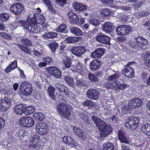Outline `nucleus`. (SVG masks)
I'll return each instance as SVG.
<instances>
[{
	"mask_svg": "<svg viewBox=\"0 0 150 150\" xmlns=\"http://www.w3.org/2000/svg\"><path fill=\"white\" fill-rule=\"evenodd\" d=\"M91 119L100 132V137H106L110 133L112 129L110 125H107L104 121L95 116H92Z\"/></svg>",
	"mask_w": 150,
	"mask_h": 150,
	"instance_id": "nucleus-1",
	"label": "nucleus"
},
{
	"mask_svg": "<svg viewBox=\"0 0 150 150\" xmlns=\"http://www.w3.org/2000/svg\"><path fill=\"white\" fill-rule=\"evenodd\" d=\"M18 23L21 24L26 29L33 33L36 34L40 31H42L41 30V29L40 28V26L35 24V23L34 22L30 23L29 21H19Z\"/></svg>",
	"mask_w": 150,
	"mask_h": 150,
	"instance_id": "nucleus-2",
	"label": "nucleus"
},
{
	"mask_svg": "<svg viewBox=\"0 0 150 150\" xmlns=\"http://www.w3.org/2000/svg\"><path fill=\"white\" fill-rule=\"evenodd\" d=\"M57 110L61 117L68 118L71 115L70 109L64 103H60L57 106Z\"/></svg>",
	"mask_w": 150,
	"mask_h": 150,
	"instance_id": "nucleus-3",
	"label": "nucleus"
},
{
	"mask_svg": "<svg viewBox=\"0 0 150 150\" xmlns=\"http://www.w3.org/2000/svg\"><path fill=\"white\" fill-rule=\"evenodd\" d=\"M139 120V118L136 117H130L127 120L125 125L129 129L134 130L138 127Z\"/></svg>",
	"mask_w": 150,
	"mask_h": 150,
	"instance_id": "nucleus-4",
	"label": "nucleus"
},
{
	"mask_svg": "<svg viewBox=\"0 0 150 150\" xmlns=\"http://www.w3.org/2000/svg\"><path fill=\"white\" fill-rule=\"evenodd\" d=\"M19 88L22 94L26 96L30 95L32 92V87L31 84L27 82H22Z\"/></svg>",
	"mask_w": 150,
	"mask_h": 150,
	"instance_id": "nucleus-5",
	"label": "nucleus"
},
{
	"mask_svg": "<svg viewBox=\"0 0 150 150\" xmlns=\"http://www.w3.org/2000/svg\"><path fill=\"white\" fill-rule=\"evenodd\" d=\"M18 124L21 126L29 127L34 125V122L30 117H22L19 119Z\"/></svg>",
	"mask_w": 150,
	"mask_h": 150,
	"instance_id": "nucleus-6",
	"label": "nucleus"
},
{
	"mask_svg": "<svg viewBox=\"0 0 150 150\" xmlns=\"http://www.w3.org/2000/svg\"><path fill=\"white\" fill-rule=\"evenodd\" d=\"M10 10L12 13L19 15L24 11V7L21 3H15L11 6Z\"/></svg>",
	"mask_w": 150,
	"mask_h": 150,
	"instance_id": "nucleus-7",
	"label": "nucleus"
},
{
	"mask_svg": "<svg viewBox=\"0 0 150 150\" xmlns=\"http://www.w3.org/2000/svg\"><path fill=\"white\" fill-rule=\"evenodd\" d=\"M37 132L39 134H46L48 132V127L46 124L40 122L37 124L36 126Z\"/></svg>",
	"mask_w": 150,
	"mask_h": 150,
	"instance_id": "nucleus-8",
	"label": "nucleus"
},
{
	"mask_svg": "<svg viewBox=\"0 0 150 150\" xmlns=\"http://www.w3.org/2000/svg\"><path fill=\"white\" fill-rule=\"evenodd\" d=\"M131 29L127 25H120L116 29V31L118 35H125L131 31Z\"/></svg>",
	"mask_w": 150,
	"mask_h": 150,
	"instance_id": "nucleus-9",
	"label": "nucleus"
},
{
	"mask_svg": "<svg viewBox=\"0 0 150 150\" xmlns=\"http://www.w3.org/2000/svg\"><path fill=\"white\" fill-rule=\"evenodd\" d=\"M142 104V100L137 97L132 98L128 101V107L131 108H138Z\"/></svg>",
	"mask_w": 150,
	"mask_h": 150,
	"instance_id": "nucleus-10",
	"label": "nucleus"
},
{
	"mask_svg": "<svg viewBox=\"0 0 150 150\" xmlns=\"http://www.w3.org/2000/svg\"><path fill=\"white\" fill-rule=\"evenodd\" d=\"M47 70L48 73L54 77L59 78L61 76L60 71L56 67H48L47 68Z\"/></svg>",
	"mask_w": 150,
	"mask_h": 150,
	"instance_id": "nucleus-11",
	"label": "nucleus"
},
{
	"mask_svg": "<svg viewBox=\"0 0 150 150\" xmlns=\"http://www.w3.org/2000/svg\"><path fill=\"white\" fill-rule=\"evenodd\" d=\"M11 99L7 97H5L4 99L1 100L0 108L3 111H6L11 105Z\"/></svg>",
	"mask_w": 150,
	"mask_h": 150,
	"instance_id": "nucleus-12",
	"label": "nucleus"
},
{
	"mask_svg": "<svg viewBox=\"0 0 150 150\" xmlns=\"http://www.w3.org/2000/svg\"><path fill=\"white\" fill-rule=\"evenodd\" d=\"M36 19H35V23L41 25L42 28L46 30L48 26L47 24L45 22V19L43 16L39 13L36 14Z\"/></svg>",
	"mask_w": 150,
	"mask_h": 150,
	"instance_id": "nucleus-13",
	"label": "nucleus"
},
{
	"mask_svg": "<svg viewBox=\"0 0 150 150\" xmlns=\"http://www.w3.org/2000/svg\"><path fill=\"white\" fill-rule=\"evenodd\" d=\"M87 97L92 100H96L99 97V92L96 90L94 89H90L87 91Z\"/></svg>",
	"mask_w": 150,
	"mask_h": 150,
	"instance_id": "nucleus-14",
	"label": "nucleus"
},
{
	"mask_svg": "<svg viewBox=\"0 0 150 150\" xmlns=\"http://www.w3.org/2000/svg\"><path fill=\"white\" fill-rule=\"evenodd\" d=\"M71 50L74 54L80 56L85 52L86 50L84 46H77L72 47Z\"/></svg>",
	"mask_w": 150,
	"mask_h": 150,
	"instance_id": "nucleus-15",
	"label": "nucleus"
},
{
	"mask_svg": "<svg viewBox=\"0 0 150 150\" xmlns=\"http://www.w3.org/2000/svg\"><path fill=\"white\" fill-rule=\"evenodd\" d=\"M135 39L138 47L142 49H144L146 47L148 42L145 38L142 36H139Z\"/></svg>",
	"mask_w": 150,
	"mask_h": 150,
	"instance_id": "nucleus-16",
	"label": "nucleus"
},
{
	"mask_svg": "<svg viewBox=\"0 0 150 150\" xmlns=\"http://www.w3.org/2000/svg\"><path fill=\"white\" fill-rule=\"evenodd\" d=\"M96 39L97 41L102 44L109 45L110 43V38L106 35L99 34L96 37Z\"/></svg>",
	"mask_w": 150,
	"mask_h": 150,
	"instance_id": "nucleus-17",
	"label": "nucleus"
},
{
	"mask_svg": "<svg viewBox=\"0 0 150 150\" xmlns=\"http://www.w3.org/2000/svg\"><path fill=\"white\" fill-rule=\"evenodd\" d=\"M122 73L125 76L129 78L133 76L134 74V69L131 67H125Z\"/></svg>",
	"mask_w": 150,
	"mask_h": 150,
	"instance_id": "nucleus-18",
	"label": "nucleus"
},
{
	"mask_svg": "<svg viewBox=\"0 0 150 150\" xmlns=\"http://www.w3.org/2000/svg\"><path fill=\"white\" fill-rule=\"evenodd\" d=\"M104 52V50L102 48H99L96 49L91 54V57L93 58H98L101 57Z\"/></svg>",
	"mask_w": 150,
	"mask_h": 150,
	"instance_id": "nucleus-19",
	"label": "nucleus"
},
{
	"mask_svg": "<svg viewBox=\"0 0 150 150\" xmlns=\"http://www.w3.org/2000/svg\"><path fill=\"white\" fill-rule=\"evenodd\" d=\"M119 139L121 143L126 144L129 143L128 139L126 136L125 133L122 131H119L118 132Z\"/></svg>",
	"mask_w": 150,
	"mask_h": 150,
	"instance_id": "nucleus-20",
	"label": "nucleus"
},
{
	"mask_svg": "<svg viewBox=\"0 0 150 150\" xmlns=\"http://www.w3.org/2000/svg\"><path fill=\"white\" fill-rule=\"evenodd\" d=\"M73 130L75 133L76 135L78 136L80 139L84 140L86 139V136L82 131L79 128L77 127H75L73 128Z\"/></svg>",
	"mask_w": 150,
	"mask_h": 150,
	"instance_id": "nucleus-21",
	"label": "nucleus"
},
{
	"mask_svg": "<svg viewBox=\"0 0 150 150\" xmlns=\"http://www.w3.org/2000/svg\"><path fill=\"white\" fill-rule=\"evenodd\" d=\"M25 106L23 104H20L15 106L14 111L18 115H21L24 112Z\"/></svg>",
	"mask_w": 150,
	"mask_h": 150,
	"instance_id": "nucleus-22",
	"label": "nucleus"
},
{
	"mask_svg": "<svg viewBox=\"0 0 150 150\" xmlns=\"http://www.w3.org/2000/svg\"><path fill=\"white\" fill-rule=\"evenodd\" d=\"M30 140V145L31 144V147H35L37 143L40 142V136L37 135H34L31 138Z\"/></svg>",
	"mask_w": 150,
	"mask_h": 150,
	"instance_id": "nucleus-23",
	"label": "nucleus"
},
{
	"mask_svg": "<svg viewBox=\"0 0 150 150\" xmlns=\"http://www.w3.org/2000/svg\"><path fill=\"white\" fill-rule=\"evenodd\" d=\"M115 72V74L108 77V81H111L115 83L117 85V83L118 81H117V79L120 77V74L117 71H113Z\"/></svg>",
	"mask_w": 150,
	"mask_h": 150,
	"instance_id": "nucleus-24",
	"label": "nucleus"
},
{
	"mask_svg": "<svg viewBox=\"0 0 150 150\" xmlns=\"http://www.w3.org/2000/svg\"><path fill=\"white\" fill-rule=\"evenodd\" d=\"M68 15L71 22L73 24H76L78 19L77 15L72 12H69Z\"/></svg>",
	"mask_w": 150,
	"mask_h": 150,
	"instance_id": "nucleus-25",
	"label": "nucleus"
},
{
	"mask_svg": "<svg viewBox=\"0 0 150 150\" xmlns=\"http://www.w3.org/2000/svg\"><path fill=\"white\" fill-rule=\"evenodd\" d=\"M112 24L110 22L105 23L102 27L103 30L106 33L111 32L112 30Z\"/></svg>",
	"mask_w": 150,
	"mask_h": 150,
	"instance_id": "nucleus-26",
	"label": "nucleus"
},
{
	"mask_svg": "<svg viewBox=\"0 0 150 150\" xmlns=\"http://www.w3.org/2000/svg\"><path fill=\"white\" fill-rule=\"evenodd\" d=\"M101 64V63L99 61L96 60H93L90 63V69L93 70L98 69Z\"/></svg>",
	"mask_w": 150,
	"mask_h": 150,
	"instance_id": "nucleus-27",
	"label": "nucleus"
},
{
	"mask_svg": "<svg viewBox=\"0 0 150 150\" xmlns=\"http://www.w3.org/2000/svg\"><path fill=\"white\" fill-rule=\"evenodd\" d=\"M57 36V33L51 32H46L42 35V37L47 39H53L56 37Z\"/></svg>",
	"mask_w": 150,
	"mask_h": 150,
	"instance_id": "nucleus-28",
	"label": "nucleus"
},
{
	"mask_svg": "<svg viewBox=\"0 0 150 150\" xmlns=\"http://www.w3.org/2000/svg\"><path fill=\"white\" fill-rule=\"evenodd\" d=\"M62 141L65 143L72 146L75 143L74 139L69 136H64L62 138Z\"/></svg>",
	"mask_w": 150,
	"mask_h": 150,
	"instance_id": "nucleus-29",
	"label": "nucleus"
},
{
	"mask_svg": "<svg viewBox=\"0 0 150 150\" xmlns=\"http://www.w3.org/2000/svg\"><path fill=\"white\" fill-rule=\"evenodd\" d=\"M73 7L75 10L79 11H83L86 8L85 6L76 2L74 3Z\"/></svg>",
	"mask_w": 150,
	"mask_h": 150,
	"instance_id": "nucleus-30",
	"label": "nucleus"
},
{
	"mask_svg": "<svg viewBox=\"0 0 150 150\" xmlns=\"http://www.w3.org/2000/svg\"><path fill=\"white\" fill-rule=\"evenodd\" d=\"M17 67V62L16 60H15L7 67L5 70V71L6 73H9L12 70H14Z\"/></svg>",
	"mask_w": 150,
	"mask_h": 150,
	"instance_id": "nucleus-31",
	"label": "nucleus"
},
{
	"mask_svg": "<svg viewBox=\"0 0 150 150\" xmlns=\"http://www.w3.org/2000/svg\"><path fill=\"white\" fill-rule=\"evenodd\" d=\"M70 31L71 33L77 36H81L83 35L82 31L76 27L71 28L70 29Z\"/></svg>",
	"mask_w": 150,
	"mask_h": 150,
	"instance_id": "nucleus-32",
	"label": "nucleus"
},
{
	"mask_svg": "<svg viewBox=\"0 0 150 150\" xmlns=\"http://www.w3.org/2000/svg\"><path fill=\"white\" fill-rule=\"evenodd\" d=\"M114 148V144L112 143L108 142L103 144V150H113Z\"/></svg>",
	"mask_w": 150,
	"mask_h": 150,
	"instance_id": "nucleus-33",
	"label": "nucleus"
},
{
	"mask_svg": "<svg viewBox=\"0 0 150 150\" xmlns=\"http://www.w3.org/2000/svg\"><path fill=\"white\" fill-rule=\"evenodd\" d=\"M142 130L146 135L150 136V124H146L144 125L142 127Z\"/></svg>",
	"mask_w": 150,
	"mask_h": 150,
	"instance_id": "nucleus-34",
	"label": "nucleus"
},
{
	"mask_svg": "<svg viewBox=\"0 0 150 150\" xmlns=\"http://www.w3.org/2000/svg\"><path fill=\"white\" fill-rule=\"evenodd\" d=\"M57 31L62 33H65L67 32V29L66 25L65 24H62L60 25L57 29Z\"/></svg>",
	"mask_w": 150,
	"mask_h": 150,
	"instance_id": "nucleus-35",
	"label": "nucleus"
},
{
	"mask_svg": "<svg viewBox=\"0 0 150 150\" xmlns=\"http://www.w3.org/2000/svg\"><path fill=\"white\" fill-rule=\"evenodd\" d=\"M44 3L48 8V9L50 11L54 12L55 10L53 7V6L52 4L51 3L49 0H42Z\"/></svg>",
	"mask_w": 150,
	"mask_h": 150,
	"instance_id": "nucleus-36",
	"label": "nucleus"
},
{
	"mask_svg": "<svg viewBox=\"0 0 150 150\" xmlns=\"http://www.w3.org/2000/svg\"><path fill=\"white\" fill-rule=\"evenodd\" d=\"M47 90L50 97L52 99H54L55 98L54 94L55 90L54 88L52 86H50L48 88Z\"/></svg>",
	"mask_w": 150,
	"mask_h": 150,
	"instance_id": "nucleus-37",
	"label": "nucleus"
},
{
	"mask_svg": "<svg viewBox=\"0 0 150 150\" xmlns=\"http://www.w3.org/2000/svg\"><path fill=\"white\" fill-rule=\"evenodd\" d=\"M35 110V108L33 106H30L25 108V114L27 115L31 114L33 113Z\"/></svg>",
	"mask_w": 150,
	"mask_h": 150,
	"instance_id": "nucleus-38",
	"label": "nucleus"
},
{
	"mask_svg": "<svg viewBox=\"0 0 150 150\" xmlns=\"http://www.w3.org/2000/svg\"><path fill=\"white\" fill-rule=\"evenodd\" d=\"M44 116L41 113H35L33 114L34 118L36 120L42 121L44 118Z\"/></svg>",
	"mask_w": 150,
	"mask_h": 150,
	"instance_id": "nucleus-39",
	"label": "nucleus"
},
{
	"mask_svg": "<svg viewBox=\"0 0 150 150\" xmlns=\"http://www.w3.org/2000/svg\"><path fill=\"white\" fill-rule=\"evenodd\" d=\"M65 81L69 85L72 86L74 83L73 79L72 78L68 76H66L64 78Z\"/></svg>",
	"mask_w": 150,
	"mask_h": 150,
	"instance_id": "nucleus-40",
	"label": "nucleus"
},
{
	"mask_svg": "<svg viewBox=\"0 0 150 150\" xmlns=\"http://www.w3.org/2000/svg\"><path fill=\"white\" fill-rule=\"evenodd\" d=\"M48 46L53 52H55L56 49L58 47L59 45L56 42L53 41L49 44Z\"/></svg>",
	"mask_w": 150,
	"mask_h": 150,
	"instance_id": "nucleus-41",
	"label": "nucleus"
},
{
	"mask_svg": "<svg viewBox=\"0 0 150 150\" xmlns=\"http://www.w3.org/2000/svg\"><path fill=\"white\" fill-rule=\"evenodd\" d=\"M100 13L103 16H107L110 15L111 14V12L109 9L104 8L101 10Z\"/></svg>",
	"mask_w": 150,
	"mask_h": 150,
	"instance_id": "nucleus-42",
	"label": "nucleus"
},
{
	"mask_svg": "<svg viewBox=\"0 0 150 150\" xmlns=\"http://www.w3.org/2000/svg\"><path fill=\"white\" fill-rule=\"evenodd\" d=\"M67 42L69 43L76 42L78 40V38L76 37H69L66 39Z\"/></svg>",
	"mask_w": 150,
	"mask_h": 150,
	"instance_id": "nucleus-43",
	"label": "nucleus"
},
{
	"mask_svg": "<svg viewBox=\"0 0 150 150\" xmlns=\"http://www.w3.org/2000/svg\"><path fill=\"white\" fill-rule=\"evenodd\" d=\"M105 86L108 88H112L116 87V84L115 83L111 81H109L105 84Z\"/></svg>",
	"mask_w": 150,
	"mask_h": 150,
	"instance_id": "nucleus-44",
	"label": "nucleus"
},
{
	"mask_svg": "<svg viewBox=\"0 0 150 150\" xmlns=\"http://www.w3.org/2000/svg\"><path fill=\"white\" fill-rule=\"evenodd\" d=\"M94 105V103L92 101L88 100L85 101L83 103V105L84 106H89L93 107Z\"/></svg>",
	"mask_w": 150,
	"mask_h": 150,
	"instance_id": "nucleus-45",
	"label": "nucleus"
},
{
	"mask_svg": "<svg viewBox=\"0 0 150 150\" xmlns=\"http://www.w3.org/2000/svg\"><path fill=\"white\" fill-rule=\"evenodd\" d=\"M63 64L65 68H68L71 66V62L70 59H67L63 61Z\"/></svg>",
	"mask_w": 150,
	"mask_h": 150,
	"instance_id": "nucleus-46",
	"label": "nucleus"
},
{
	"mask_svg": "<svg viewBox=\"0 0 150 150\" xmlns=\"http://www.w3.org/2000/svg\"><path fill=\"white\" fill-rule=\"evenodd\" d=\"M101 3L105 5H106L110 7H112L113 3V0H101Z\"/></svg>",
	"mask_w": 150,
	"mask_h": 150,
	"instance_id": "nucleus-47",
	"label": "nucleus"
},
{
	"mask_svg": "<svg viewBox=\"0 0 150 150\" xmlns=\"http://www.w3.org/2000/svg\"><path fill=\"white\" fill-rule=\"evenodd\" d=\"M9 15L6 13H2L0 14V20L3 21H5L8 19Z\"/></svg>",
	"mask_w": 150,
	"mask_h": 150,
	"instance_id": "nucleus-48",
	"label": "nucleus"
},
{
	"mask_svg": "<svg viewBox=\"0 0 150 150\" xmlns=\"http://www.w3.org/2000/svg\"><path fill=\"white\" fill-rule=\"evenodd\" d=\"M83 68L82 65L80 62H78L76 67H75L74 71H76L78 72L81 73L82 71Z\"/></svg>",
	"mask_w": 150,
	"mask_h": 150,
	"instance_id": "nucleus-49",
	"label": "nucleus"
},
{
	"mask_svg": "<svg viewBox=\"0 0 150 150\" xmlns=\"http://www.w3.org/2000/svg\"><path fill=\"white\" fill-rule=\"evenodd\" d=\"M145 59V63L146 65L150 67V54H146Z\"/></svg>",
	"mask_w": 150,
	"mask_h": 150,
	"instance_id": "nucleus-50",
	"label": "nucleus"
},
{
	"mask_svg": "<svg viewBox=\"0 0 150 150\" xmlns=\"http://www.w3.org/2000/svg\"><path fill=\"white\" fill-rule=\"evenodd\" d=\"M19 47L21 50L24 52L25 53L28 54H29L31 53L30 50L28 48V47H25L23 45H19Z\"/></svg>",
	"mask_w": 150,
	"mask_h": 150,
	"instance_id": "nucleus-51",
	"label": "nucleus"
},
{
	"mask_svg": "<svg viewBox=\"0 0 150 150\" xmlns=\"http://www.w3.org/2000/svg\"><path fill=\"white\" fill-rule=\"evenodd\" d=\"M89 22L91 24L94 25L96 26L99 24V21L97 19L95 18H91L89 20Z\"/></svg>",
	"mask_w": 150,
	"mask_h": 150,
	"instance_id": "nucleus-52",
	"label": "nucleus"
},
{
	"mask_svg": "<svg viewBox=\"0 0 150 150\" xmlns=\"http://www.w3.org/2000/svg\"><path fill=\"white\" fill-rule=\"evenodd\" d=\"M88 78L92 81L96 82L98 80V78L94 74H89L88 75Z\"/></svg>",
	"mask_w": 150,
	"mask_h": 150,
	"instance_id": "nucleus-53",
	"label": "nucleus"
},
{
	"mask_svg": "<svg viewBox=\"0 0 150 150\" xmlns=\"http://www.w3.org/2000/svg\"><path fill=\"white\" fill-rule=\"evenodd\" d=\"M21 42L25 45L31 46L32 45L31 42L28 39L26 38H23L21 40Z\"/></svg>",
	"mask_w": 150,
	"mask_h": 150,
	"instance_id": "nucleus-54",
	"label": "nucleus"
},
{
	"mask_svg": "<svg viewBox=\"0 0 150 150\" xmlns=\"http://www.w3.org/2000/svg\"><path fill=\"white\" fill-rule=\"evenodd\" d=\"M36 13L34 14L32 13L29 15V18L30 19V20L28 21L30 23H32L34 22L35 23V19H36Z\"/></svg>",
	"mask_w": 150,
	"mask_h": 150,
	"instance_id": "nucleus-55",
	"label": "nucleus"
},
{
	"mask_svg": "<svg viewBox=\"0 0 150 150\" xmlns=\"http://www.w3.org/2000/svg\"><path fill=\"white\" fill-rule=\"evenodd\" d=\"M117 85L116 87L118 88L119 89L122 90L125 89L126 88L127 85L125 83H119V82L117 83Z\"/></svg>",
	"mask_w": 150,
	"mask_h": 150,
	"instance_id": "nucleus-56",
	"label": "nucleus"
},
{
	"mask_svg": "<svg viewBox=\"0 0 150 150\" xmlns=\"http://www.w3.org/2000/svg\"><path fill=\"white\" fill-rule=\"evenodd\" d=\"M76 85L78 86H83L86 85V81L82 79H79L76 80Z\"/></svg>",
	"mask_w": 150,
	"mask_h": 150,
	"instance_id": "nucleus-57",
	"label": "nucleus"
},
{
	"mask_svg": "<svg viewBox=\"0 0 150 150\" xmlns=\"http://www.w3.org/2000/svg\"><path fill=\"white\" fill-rule=\"evenodd\" d=\"M150 15V12L147 11H140L139 13V15L140 17H144Z\"/></svg>",
	"mask_w": 150,
	"mask_h": 150,
	"instance_id": "nucleus-58",
	"label": "nucleus"
},
{
	"mask_svg": "<svg viewBox=\"0 0 150 150\" xmlns=\"http://www.w3.org/2000/svg\"><path fill=\"white\" fill-rule=\"evenodd\" d=\"M66 2V0H57L56 1V2L61 7L63 6Z\"/></svg>",
	"mask_w": 150,
	"mask_h": 150,
	"instance_id": "nucleus-59",
	"label": "nucleus"
},
{
	"mask_svg": "<svg viewBox=\"0 0 150 150\" xmlns=\"http://www.w3.org/2000/svg\"><path fill=\"white\" fill-rule=\"evenodd\" d=\"M0 35L4 38L6 39H10L11 38L10 35L3 32H0Z\"/></svg>",
	"mask_w": 150,
	"mask_h": 150,
	"instance_id": "nucleus-60",
	"label": "nucleus"
},
{
	"mask_svg": "<svg viewBox=\"0 0 150 150\" xmlns=\"http://www.w3.org/2000/svg\"><path fill=\"white\" fill-rule=\"evenodd\" d=\"M59 91L62 94L65 95L67 94L68 89L67 88H64L63 86L59 90Z\"/></svg>",
	"mask_w": 150,
	"mask_h": 150,
	"instance_id": "nucleus-61",
	"label": "nucleus"
},
{
	"mask_svg": "<svg viewBox=\"0 0 150 150\" xmlns=\"http://www.w3.org/2000/svg\"><path fill=\"white\" fill-rule=\"evenodd\" d=\"M84 22V20L83 18H80V20H79L78 18V20H77L76 24L79 26L83 24Z\"/></svg>",
	"mask_w": 150,
	"mask_h": 150,
	"instance_id": "nucleus-62",
	"label": "nucleus"
},
{
	"mask_svg": "<svg viewBox=\"0 0 150 150\" xmlns=\"http://www.w3.org/2000/svg\"><path fill=\"white\" fill-rule=\"evenodd\" d=\"M44 62L46 64V65L47 64H50L52 61V58L50 57L46 58L43 60Z\"/></svg>",
	"mask_w": 150,
	"mask_h": 150,
	"instance_id": "nucleus-63",
	"label": "nucleus"
},
{
	"mask_svg": "<svg viewBox=\"0 0 150 150\" xmlns=\"http://www.w3.org/2000/svg\"><path fill=\"white\" fill-rule=\"evenodd\" d=\"M5 124V120L3 118H0V129L3 128Z\"/></svg>",
	"mask_w": 150,
	"mask_h": 150,
	"instance_id": "nucleus-64",
	"label": "nucleus"
}]
</instances>
